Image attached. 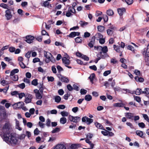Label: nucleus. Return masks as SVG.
<instances>
[{
	"label": "nucleus",
	"instance_id": "nucleus-19",
	"mask_svg": "<svg viewBox=\"0 0 149 149\" xmlns=\"http://www.w3.org/2000/svg\"><path fill=\"white\" fill-rule=\"evenodd\" d=\"M125 104L123 103L122 102L120 103H117L113 104V106L115 107H123L124 106Z\"/></svg>",
	"mask_w": 149,
	"mask_h": 149
},
{
	"label": "nucleus",
	"instance_id": "nucleus-39",
	"mask_svg": "<svg viewBox=\"0 0 149 149\" xmlns=\"http://www.w3.org/2000/svg\"><path fill=\"white\" fill-rule=\"evenodd\" d=\"M142 115L144 119L149 123V118L148 115L146 114H143Z\"/></svg>",
	"mask_w": 149,
	"mask_h": 149
},
{
	"label": "nucleus",
	"instance_id": "nucleus-37",
	"mask_svg": "<svg viewBox=\"0 0 149 149\" xmlns=\"http://www.w3.org/2000/svg\"><path fill=\"white\" fill-rule=\"evenodd\" d=\"M107 31L108 35L111 36L113 34L114 31L110 29H109L107 30Z\"/></svg>",
	"mask_w": 149,
	"mask_h": 149
},
{
	"label": "nucleus",
	"instance_id": "nucleus-17",
	"mask_svg": "<svg viewBox=\"0 0 149 149\" xmlns=\"http://www.w3.org/2000/svg\"><path fill=\"white\" fill-rule=\"evenodd\" d=\"M80 35V33L79 32H72L68 36L72 38H74L76 36H79Z\"/></svg>",
	"mask_w": 149,
	"mask_h": 149
},
{
	"label": "nucleus",
	"instance_id": "nucleus-3",
	"mask_svg": "<svg viewBox=\"0 0 149 149\" xmlns=\"http://www.w3.org/2000/svg\"><path fill=\"white\" fill-rule=\"evenodd\" d=\"M44 54L45 56L47 58V59L45 60V62L47 63H48L50 61L53 63L55 62V58L50 53L48 52H44Z\"/></svg>",
	"mask_w": 149,
	"mask_h": 149
},
{
	"label": "nucleus",
	"instance_id": "nucleus-45",
	"mask_svg": "<svg viewBox=\"0 0 149 149\" xmlns=\"http://www.w3.org/2000/svg\"><path fill=\"white\" fill-rule=\"evenodd\" d=\"M60 130V129L59 128L56 127L52 131V132L53 133H54L59 132Z\"/></svg>",
	"mask_w": 149,
	"mask_h": 149
},
{
	"label": "nucleus",
	"instance_id": "nucleus-31",
	"mask_svg": "<svg viewBox=\"0 0 149 149\" xmlns=\"http://www.w3.org/2000/svg\"><path fill=\"white\" fill-rule=\"evenodd\" d=\"M16 121V128L19 130L21 131L22 130V129L20 127L19 125V122L17 120L15 119Z\"/></svg>",
	"mask_w": 149,
	"mask_h": 149
},
{
	"label": "nucleus",
	"instance_id": "nucleus-33",
	"mask_svg": "<svg viewBox=\"0 0 149 149\" xmlns=\"http://www.w3.org/2000/svg\"><path fill=\"white\" fill-rule=\"evenodd\" d=\"M107 13L109 16H112L113 14V12L112 10L109 9L107 11Z\"/></svg>",
	"mask_w": 149,
	"mask_h": 149
},
{
	"label": "nucleus",
	"instance_id": "nucleus-60",
	"mask_svg": "<svg viewBox=\"0 0 149 149\" xmlns=\"http://www.w3.org/2000/svg\"><path fill=\"white\" fill-rule=\"evenodd\" d=\"M38 70L39 72L43 73L45 72V70H44L41 67H40L38 68Z\"/></svg>",
	"mask_w": 149,
	"mask_h": 149
},
{
	"label": "nucleus",
	"instance_id": "nucleus-51",
	"mask_svg": "<svg viewBox=\"0 0 149 149\" xmlns=\"http://www.w3.org/2000/svg\"><path fill=\"white\" fill-rule=\"evenodd\" d=\"M19 97L20 99H22L23 97L25 96V94L24 93H21L18 94Z\"/></svg>",
	"mask_w": 149,
	"mask_h": 149
},
{
	"label": "nucleus",
	"instance_id": "nucleus-46",
	"mask_svg": "<svg viewBox=\"0 0 149 149\" xmlns=\"http://www.w3.org/2000/svg\"><path fill=\"white\" fill-rule=\"evenodd\" d=\"M104 131H101V133L104 136H107L108 135V131L104 129Z\"/></svg>",
	"mask_w": 149,
	"mask_h": 149
},
{
	"label": "nucleus",
	"instance_id": "nucleus-62",
	"mask_svg": "<svg viewBox=\"0 0 149 149\" xmlns=\"http://www.w3.org/2000/svg\"><path fill=\"white\" fill-rule=\"evenodd\" d=\"M91 34L90 33L88 32H86L84 33V37L85 38H87L89 37Z\"/></svg>",
	"mask_w": 149,
	"mask_h": 149
},
{
	"label": "nucleus",
	"instance_id": "nucleus-26",
	"mask_svg": "<svg viewBox=\"0 0 149 149\" xmlns=\"http://www.w3.org/2000/svg\"><path fill=\"white\" fill-rule=\"evenodd\" d=\"M113 48L114 50L117 52H120L121 49L119 46L114 45Z\"/></svg>",
	"mask_w": 149,
	"mask_h": 149
},
{
	"label": "nucleus",
	"instance_id": "nucleus-61",
	"mask_svg": "<svg viewBox=\"0 0 149 149\" xmlns=\"http://www.w3.org/2000/svg\"><path fill=\"white\" fill-rule=\"evenodd\" d=\"M103 18L104 22H107L108 21V16L106 15H103Z\"/></svg>",
	"mask_w": 149,
	"mask_h": 149
},
{
	"label": "nucleus",
	"instance_id": "nucleus-55",
	"mask_svg": "<svg viewBox=\"0 0 149 149\" xmlns=\"http://www.w3.org/2000/svg\"><path fill=\"white\" fill-rule=\"evenodd\" d=\"M40 59L39 58H35L33 59V62L34 63H36V62H40Z\"/></svg>",
	"mask_w": 149,
	"mask_h": 149
},
{
	"label": "nucleus",
	"instance_id": "nucleus-13",
	"mask_svg": "<svg viewBox=\"0 0 149 149\" xmlns=\"http://www.w3.org/2000/svg\"><path fill=\"white\" fill-rule=\"evenodd\" d=\"M26 41L28 43H30L33 42V40L34 39V37L31 36H26Z\"/></svg>",
	"mask_w": 149,
	"mask_h": 149
},
{
	"label": "nucleus",
	"instance_id": "nucleus-2",
	"mask_svg": "<svg viewBox=\"0 0 149 149\" xmlns=\"http://www.w3.org/2000/svg\"><path fill=\"white\" fill-rule=\"evenodd\" d=\"M94 48L96 49H101L102 51V52H100L97 55L98 58L97 59V61L96 62V63L101 58H104L105 57L108 56L107 54V52L108 51V48L107 46H105L103 47L101 46L97 47L95 46Z\"/></svg>",
	"mask_w": 149,
	"mask_h": 149
},
{
	"label": "nucleus",
	"instance_id": "nucleus-29",
	"mask_svg": "<svg viewBox=\"0 0 149 149\" xmlns=\"http://www.w3.org/2000/svg\"><path fill=\"white\" fill-rule=\"evenodd\" d=\"M97 29L99 31L102 32L104 30L105 28L103 26L100 25L97 26Z\"/></svg>",
	"mask_w": 149,
	"mask_h": 149
},
{
	"label": "nucleus",
	"instance_id": "nucleus-9",
	"mask_svg": "<svg viewBox=\"0 0 149 149\" xmlns=\"http://www.w3.org/2000/svg\"><path fill=\"white\" fill-rule=\"evenodd\" d=\"M24 103L23 102H19L17 103L14 104L13 107L14 108L16 109H21L22 107L24 105Z\"/></svg>",
	"mask_w": 149,
	"mask_h": 149
},
{
	"label": "nucleus",
	"instance_id": "nucleus-48",
	"mask_svg": "<svg viewBox=\"0 0 149 149\" xmlns=\"http://www.w3.org/2000/svg\"><path fill=\"white\" fill-rule=\"evenodd\" d=\"M111 72V71L110 70L106 71H105L103 75L104 76H107L108 74H110Z\"/></svg>",
	"mask_w": 149,
	"mask_h": 149
},
{
	"label": "nucleus",
	"instance_id": "nucleus-47",
	"mask_svg": "<svg viewBox=\"0 0 149 149\" xmlns=\"http://www.w3.org/2000/svg\"><path fill=\"white\" fill-rule=\"evenodd\" d=\"M40 132V131L38 129L36 128L34 131V134L35 135H37L39 134Z\"/></svg>",
	"mask_w": 149,
	"mask_h": 149
},
{
	"label": "nucleus",
	"instance_id": "nucleus-8",
	"mask_svg": "<svg viewBox=\"0 0 149 149\" xmlns=\"http://www.w3.org/2000/svg\"><path fill=\"white\" fill-rule=\"evenodd\" d=\"M82 121L83 122H86L87 125H90L93 122V119L89 118L86 116H84L82 118Z\"/></svg>",
	"mask_w": 149,
	"mask_h": 149
},
{
	"label": "nucleus",
	"instance_id": "nucleus-28",
	"mask_svg": "<svg viewBox=\"0 0 149 149\" xmlns=\"http://www.w3.org/2000/svg\"><path fill=\"white\" fill-rule=\"evenodd\" d=\"M136 133L137 135L141 137H143V133L142 131L140 130H137L136 131Z\"/></svg>",
	"mask_w": 149,
	"mask_h": 149
},
{
	"label": "nucleus",
	"instance_id": "nucleus-35",
	"mask_svg": "<svg viewBox=\"0 0 149 149\" xmlns=\"http://www.w3.org/2000/svg\"><path fill=\"white\" fill-rule=\"evenodd\" d=\"M0 6L7 10L9 9L8 6L6 4L1 3L0 4Z\"/></svg>",
	"mask_w": 149,
	"mask_h": 149
},
{
	"label": "nucleus",
	"instance_id": "nucleus-63",
	"mask_svg": "<svg viewBox=\"0 0 149 149\" xmlns=\"http://www.w3.org/2000/svg\"><path fill=\"white\" fill-rule=\"evenodd\" d=\"M78 110V107H76L73 108L72 109V111L74 113L77 112Z\"/></svg>",
	"mask_w": 149,
	"mask_h": 149
},
{
	"label": "nucleus",
	"instance_id": "nucleus-7",
	"mask_svg": "<svg viewBox=\"0 0 149 149\" xmlns=\"http://www.w3.org/2000/svg\"><path fill=\"white\" fill-rule=\"evenodd\" d=\"M5 16L7 20H10L12 18L13 15L10 9L7 10L5 11Z\"/></svg>",
	"mask_w": 149,
	"mask_h": 149
},
{
	"label": "nucleus",
	"instance_id": "nucleus-34",
	"mask_svg": "<svg viewBox=\"0 0 149 149\" xmlns=\"http://www.w3.org/2000/svg\"><path fill=\"white\" fill-rule=\"evenodd\" d=\"M10 77L11 79L14 81H17L18 79V76L17 75L10 76Z\"/></svg>",
	"mask_w": 149,
	"mask_h": 149
},
{
	"label": "nucleus",
	"instance_id": "nucleus-27",
	"mask_svg": "<svg viewBox=\"0 0 149 149\" xmlns=\"http://www.w3.org/2000/svg\"><path fill=\"white\" fill-rule=\"evenodd\" d=\"M96 127L99 129L104 130L102 126L100 123L96 122L95 123Z\"/></svg>",
	"mask_w": 149,
	"mask_h": 149
},
{
	"label": "nucleus",
	"instance_id": "nucleus-32",
	"mask_svg": "<svg viewBox=\"0 0 149 149\" xmlns=\"http://www.w3.org/2000/svg\"><path fill=\"white\" fill-rule=\"evenodd\" d=\"M91 96L90 95H87L85 96V99L87 101H90L92 99Z\"/></svg>",
	"mask_w": 149,
	"mask_h": 149
},
{
	"label": "nucleus",
	"instance_id": "nucleus-50",
	"mask_svg": "<svg viewBox=\"0 0 149 149\" xmlns=\"http://www.w3.org/2000/svg\"><path fill=\"white\" fill-rule=\"evenodd\" d=\"M87 91L84 89H81L80 90V93L81 95H85L86 94Z\"/></svg>",
	"mask_w": 149,
	"mask_h": 149
},
{
	"label": "nucleus",
	"instance_id": "nucleus-53",
	"mask_svg": "<svg viewBox=\"0 0 149 149\" xmlns=\"http://www.w3.org/2000/svg\"><path fill=\"white\" fill-rule=\"evenodd\" d=\"M47 79L49 81L52 82L54 81V78L52 77H47Z\"/></svg>",
	"mask_w": 149,
	"mask_h": 149
},
{
	"label": "nucleus",
	"instance_id": "nucleus-20",
	"mask_svg": "<svg viewBox=\"0 0 149 149\" xmlns=\"http://www.w3.org/2000/svg\"><path fill=\"white\" fill-rule=\"evenodd\" d=\"M142 92L141 89L138 88L133 93H134L136 95H139L142 93Z\"/></svg>",
	"mask_w": 149,
	"mask_h": 149
},
{
	"label": "nucleus",
	"instance_id": "nucleus-24",
	"mask_svg": "<svg viewBox=\"0 0 149 149\" xmlns=\"http://www.w3.org/2000/svg\"><path fill=\"white\" fill-rule=\"evenodd\" d=\"M95 40L94 39V38H92V40L88 44V46L91 48L93 47L95 43Z\"/></svg>",
	"mask_w": 149,
	"mask_h": 149
},
{
	"label": "nucleus",
	"instance_id": "nucleus-11",
	"mask_svg": "<svg viewBox=\"0 0 149 149\" xmlns=\"http://www.w3.org/2000/svg\"><path fill=\"white\" fill-rule=\"evenodd\" d=\"M32 98V96L30 94L26 95L25 96V99L24 101L25 103L27 104L31 102Z\"/></svg>",
	"mask_w": 149,
	"mask_h": 149
},
{
	"label": "nucleus",
	"instance_id": "nucleus-6",
	"mask_svg": "<svg viewBox=\"0 0 149 149\" xmlns=\"http://www.w3.org/2000/svg\"><path fill=\"white\" fill-rule=\"evenodd\" d=\"M68 118L70 121L75 123L78 122L80 120V118L79 117L77 116L74 117L71 115L69 116Z\"/></svg>",
	"mask_w": 149,
	"mask_h": 149
},
{
	"label": "nucleus",
	"instance_id": "nucleus-56",
	"mask_svg": "<svg viewBox=\"0 0 149 149\" xmlns=\"http://www.w3.org/2000/svg\"><path fill=\"white\" fill-rule=\"evenodd\" d=\"M46 124V125L48 127L51 126V121L49 119H48L47 120Z\"/></svg>",
	"mask_w": 149,
	"mask_h": 149
},
{
	"label": "nucleus",
	"instance_id": "nucleus-14",
	"mask_svg": "<svg viewBox=\"0 0 149 149\" xmlns=\"http://www.w3.org/2000/svg\"><path fill=\"white\" fill-rule=\"evenodd\" d=\"M58 77L63 82L68 83L69 81V80L67 77L61 75H59Z\"/></svg>",
	"mask_w": 149,
	"mask_h": 149
},
{
	"label": "nucleus",
	"instance_id": "nucleus-42",
	"mask_svg": "<svg viewBox=\"0 0 149 149\" xmlns=\"http://www.w3.org/2000/svg\"><path fill=\"white\" fill-rule=\"evenodd\" d=\"M31 84L34 86H37L38 84L37 79H35L33 80L31 82Z\"/></svg>",
	"mask_w": 149,
	"mask_h": 149
},
{
	"label": "nucleus",
	"instance_id": "nucleus-38",
	"mask_svg": "<svg viewBox=\"0 0 149 149\" xmlns=\"http://www.w3.org/2000/svg\"><path fill=\"white\" fill-rule=\"evenodd\" d=\"M79 24H80L81 26H86L88 24V23L85 21H80Z\"/></svg>",
	"mask_w": 149,
	"mask_h": 149
},
{
	"label": "nucleus",
	"instance_id": "nucleus-1",
	"mask_svg": "<svg viewBox=\"0 0 149 149\" xmlns=\"http://www.w3.org/2000/svg\"><path fill=\"white\" fill-rule=\"evenodd\" d=\"M10 125L8 123H6L2 129L3 140L8 144L11 145L16 144L18 143V139L14 135L10 133L11 129Z\"/></svg>",
	"mask_w": 149,
	"mask_h": 149
},
{
	"label": "nucleus",
	"instance_id": "nucleus-4",
	"mask_svg": "<svg viewBox=\"0 0 149 149\" xmlns=\"http://www.w3.org/2000/svg\"><path fill=\"white\" fill-rule=\"evenodd\" d=\"M75 13L76 11L74 8L71 6H70L68 8V10L66 12L65 15L67 17H69L72 15V13Z\"/></svg>",
	"mask_w": 149,
	"mask_h": 149
},
{
	"label": "nucleus",
	"instance_id": "nucleus-54",
	"mask_svg": "<svg viewBox=\"0 0 149 149\" xmlns=\"http://www.w3.org/2000/svg\"><path fill=\"white\" fill-rule=\"evenodd\" d=\"M138 125L140 127L142 128H144L145 127L144 123L142 122L139 123Z\"/></svg>",
	"mask_w": 149,
	"mask_h": 149
},
{
	"label": "nucleus",
	"instance_id": "nucleus-57",
	"mask_svg": "<svg viewBox=\"0 0 149 149\" xmlns=\"http://www.w3.org/2000/svg\"><path fill=\"white\" fill-rule=\"evenodd\" d=\"M89 68L95 71L97 69V67L95 65L90 66Z\"/></svg>",
	"mask_w": 149,
	"mask_h": 149
},
{
	"label": "nucleus",
	"instance_id": "nucleus-23",
	"mask_svg": "<svg viewBox=\"0 0 149 149\" xmlns=\"http://www.w3.org/2000/svg\"><path fill=\"white\" fill-rule=\"evenodd\" d=\"M95 74L94 73H93L91 74L90 77H89V79H90V81L93 84V80L95 77Z\"/></svg>",
	"mask_w": 149,
	"mask_h": 149
},
{
	"label": "nucleus",
	"instance_id": "nucleus-49",
	"mask_svg": "<svg viewBox=\"0 0 149 149\" xmlns=\"http://www.w3.org/2000/svg\"><path fill=\"white\" fill-rule=\"evenodd\" d=\"M25 86L24 83H22L18 85V87L21 89H24L25 87Z\"/></svg>",
	"mask_w": 149,
	"mask_h": 149
},
{
	"label": "nucleus",
	"instance_id": "nucleus-15",
	"mask_svg": "<svg viewBox=\"0 0 149 149\" xmlns=\"http://www.w3.org/2000/svg\"><path fill=\"white\" fill-rule=\"evenodd\" d=\"M103 38V36L100 33H97L94 36H93L92 38H94V39H96L97 40H99L100 39Z\"/></svg>",
	"mask_w": 149,
	"mask_h": 149
},
{
	"label": "nucleus",
	"instance_id": "nucleus-21",
	"mask_svg": "<svg viewBox=\"0 0 149 149\" xmlns=\"http://www.w3.org/2000/svg\"><path fill=\"white\" fill-rule=\"evenodd\" d=\"M67 122V119L65 117H62L60 118V123L62 124H64Z\"/></svg>",
	"mask_w": 149,
	"mask_h": 149
},
{
	"label": "nucleus",
	"instance_id": "nucleus-36",
	"mask_svg": "<svg viewBox=\"0 0 149 149\" xmlns=\"http://www.w3.org/2000/svg\"><path fill=\"white\" fill-rule=\"evenodd\" d=\"M142 94H146L148 95L149 94V88H146L144 89V90L142 92Z\"/></svg>",
	"mask_w": 149,
	"mask_h": 149
},
{
	"label": "nucleus",
	"instance_id": "nucleus-58",
	"mask_svg": "<svg viewBox=\"0 0 149 149\" xmlns=\"http://www.w3.org/2000/svg\"><path fill=\"white\" fill-rule=\"evenodd\" d=\"M134 73L137 76H140V71L137 70H134Z\"/></svg>",
	"mask_w": 149,
	"mask_h": 149
},
{
	"label": "nucleus",
	"instance_id": "nucleus-5",
	"mask_svg": "<svg viewBox=\"0 0 149 149\" xmlns=\"http://www.w3.org/2000/svg\"><path fill=\"white\" fill-rule=\"evenodd\" d=\"M63 63L65 65L69 68H71V67L68 66L70 63V61L69 59V58H66V57H63L62 58Z\"/></svg>",
	"mask_w": 149,
	"mask_h": 149
},
{
	"label": "nucleus",
	"instance_id": "nucleus-30",
	"mask_svg": "<svg viewBox=\"0 0 149 149\" xmlns=\"http://www.w3.org/2000/svg\"><path fill=\"white\" fill-rule=\"evenodd\" d=\"M86 143H88L90 145V147L91 148H93L94 147V145L92 143L91 141H89V140L88 139H87L86 140Z\"/></svg>",
	"mask_w": 149,
	"mask_h": 149
},
{
	"label": "nucleus",
	"instance_id": "nucleus-16",
	"mask_svg": "<svg viewBox=\"0 0 149 149\" xmlns=\"http://www.w3.org/2000/svg\"><path fill=\"white\" fill-rule=\"evenodd\" d=\"M117 10L120 16H122L126 11V10L124 8H119Z\"/></svg>",
	"mask_w": 149,
	"mask_h": 149
},
{
	"label": "nucleus",
	"instance_id": "nucleus-52",
	"mask_svg": "<svg viewBox=\"0 0 149 149\" xmlns=\"http://www.w3.org/2000/svg\"><path fill=\"white\" fill-rule=\"evenodd\" d=\"M36 97L38 99H40L42 97L41 95L39 92L36 94Z\"/></svg>",
	"mask_w": 149,
	"mask_h": 149
},
{
	"label": "nucleus",
	"instance_id": "nucleus-64",
	"mask_svg": "<svg viewBox=\"0 0 149 149\" xmlns=\"http://www.w3.org/2000/svg\"><path fill=\"white\" fill-rule=\"evenodd\" d=\"M77 146L76 144H73L71 146L70 148L71 149H75L77 148Z\"/></svg>",
	"mask_w": 149,
	"mask_h": 149
},
{
	"label": "nucleus",
	"instance_id": "nucleus-59",
	"mask_svg": "<svg viewBox=\"0 0 149 149\" xmlns=\"http://www.w3.org/2000/svg\"><path fill=\"white\" fill-rule=\"evenodd\" d=\"M15 50V49L14 47H11L9 48V50L11 52H14Z\"/></svg>",
	"mask_w": 149,
	"mask_h": 149
},
{
	"label": "nucleus",
	"instance_id": "nucleus-41",
	"mask_svg": "<svg viewBox=\"0 0 149 149\" xmlns=\"http://www.w3.org/2000/svg\"><path fill=\"white\" fill-rule=\"evenodd\" d=\"M75 40L76 43H81L82 41L81 37H78L76 38L75 39Z\"/></svg>",
	"mask_w": 149,
	"mask_h": 149
},
{
	"label": "nucleus",
	"instance_id": "nucleus-40",
	"mask_svg": "<svg viewBox=\"0 0 149 149\" xmlns=\"http://www.w3.org/2000/svg\"><path fill=\"white\" fill-rule=\"evenodd\" d=\"M61 100V98L59 96H56L55 97V101L57 103H59Z\"/></svg>",
	"mask_w": 149,
	"mask_h": 149
},
{
	"label": "nucleus",
	"instance_id": "nucleus-25",
	"mask_svg": "<svg viewBox=\"0 0 149 149\" xmlns=\"http://www.w3.org/2000/svg\"><path fill=\"white\" fill-rule=\"evenodd\" d=\"M60 114L63 117H64L67 116L69 114V113L67 111H61Z\"/></svg>",
	"mask_w": 149,
	"mask_h": 149
},
{
	"label": "nucleus",
	"instance_id": "nucleus-44",
	"mask_svg": "<svg viewBox=\"0 0 149 149\" xmlns=\"http://www.w3.org/2000/svg\"><path fill=\"white\" fill-rule=\"evenodd\" d=\"M8 87L9 86H8L3 89L0 88V92L3 91L4 93H6L8 89Z\"/></svg>",
	"mask_w": 149,
	"mask_h": 149
},
{
	"label": "nucleus",
	"instance_id": "nucleus-18",
	"mask_svg": "<svg viewBox=\"0 0 149 149\" xmlns=\"http://www.w3.org/2000/svg\"><path fill=\"white\" fill-rule=\"evenodd\" d=\"M125 116L127 118L132 120L134 117V114L131 113H127L126 114Z\"/></svg>",
	"mask_w": 149,
	"mask_h": 149
},
{
	"label": "nucleus",
	"instance_id": "nucleus-22",
	"mask_svg": "<svg viewBox=\"0 0 149 149\" xmlns=\"http://www.w3.org/2000/svg\"><path fill=\"white\" fill-rule=\"evenodd\" d=\"M134 79L137 82H142L144 81V79L142 77H139L137 76L135 77Z\"/></svg>",
	"mask_w": 149,
	"mask_h": 149
},
{
	"label": "nucleus",
	"instance_id": "nucleus-43",
	"mask_svg": "<svg viewBox=\"0 0 149 149\" xmlns=\"http://www.w3.org/2000/svg\"><path fill=\"white\" fill-rule=\"evenodd\" d=\"M134 99L137 102H139L141 101V99L139 97L134 96Z\"/></svg>",
	"mask_w": 149,
	"mask_h": 149
},
{
	"label": "nucleus",
	"instance_id": "nucleus-10",
	"mask_svg": "<svg viewBox=\"0 0 149 149\" xmlns=\"http://www.w3.org/2000/svg\"><path fill=\"white\" fill-rule=\"evenodd\" d=\"M54 149H66V147L64 143H58L54 147Z\"/></svg>",
	"mask_w": 149,
	"mask_h": 149
},
{
	"label": "nucleus",
	"instance_id": "nucleus-12",
	"mask_svg": "<svg viewBox=\"0 0 149 149\" xmlns=\"http://www.w3.org/2000/svg\"><path fill=\"white\" fill-rule=\"evenodd\" d=\"M76 55L77 56L81 57L85 61H88L89 60V58L87 56L79 52H78L76 53Z\"/></svg>",
	"mask_w": 149,
	"mask_h": 149
}]
</instances>
